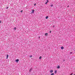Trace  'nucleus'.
Returning <instances> with one entry per match:
<instances>
[{"label": "nucleus", "instance_id": "obj_1", "mask_svg": "<svg viewBox=\"0 0 75 75\" xmlns=\"http://www.w3.org/2000/svg\"><path fill=\"white\" fill-rule=\"evenodd\" d=\"M32 11L31 12V14H34V10H32Z\"/></svg>", "mask_w": 75, "mask_h": 75}, {"label": "nucleus", "instance_id": "obj_2", "mask_svg": "<svg viewBox=\"0 0 75 75\" xmlns=\"http://www.w3.org/2000/svg\"><path fill=\"white\" fill-rule=\"evenodd\" d=\"M16 62H18V61H19V59H17L16 60Z\"/></svg>", "mask_w": 75, "mask_h": 75}, {"label": "nucleus", "instance_id": "obj_3", "mask_svg": "<svg viewBox=\"0 0 75 75\" xmlns=\"http://www.w3.org/2000/svg\"><path fill=\"white\" fill-rule=\"evenodd\" d=\"M61 49H62V50H64V47H61Z\"/></svg>", "mask_w": 75, "mask_h": 75}, {"label": "nucleus", "instance_id": "obj_4", "mask_svg": "<svg viewBox=\"0 0 75 75\" xmlns=\"http://www.w3.org/2000/svg\"><path fill=\"white\" fill-rule=\"evenodd\" d=\"M48 33H45V36H47V35H48Z\"/></svg>", "mask_w": 75, "mask_h": 75}, {"label": "nucleus", "instance_id": "obj_5", "mask_svg": "<svg viewBox=\"0 0 75 75\" xmlns=\"http://www.w3.org/2000/svg\"><path fill=\"white\" fill-rule=\"evenodd\" d=\"M57 68L58 69H59V68H60V66H58L57 67Z\"/></svg>", "mask_w": 75, "mask_h": 75}, {"label": "nucleus", "instance_id": "obj_6", "mask_svg": "<svg viewBox=\"0 0 75 75\" xmlns=\"http://www.w3.org/2000/svg\"><path fill=\"white\" fill-rule=\"evenodd\" d=\"M50 72L51 73H52V72H53V70H50Z\"/></svg>", "mask_w": 75, "mask_h": 75}, {"label": "nucleus", "instance_id": "obj_7", "mask_svg": "<svg viewBox=\"0 0 75 75\" xmlns=\"http://www.w3.org/2000/svg\"><path fill=\"white\" fill-rule=\"evenodd\" d=\"M48 3V0H47V1L45 3V4H47Z\"/></svg>", "mask_w": 75, "mask_h": 75}, {"label": "nucleus", "instance_id": "obj_8", "mask_svg": "<svg viewBox=\"0 0 75 75\" xmlns=\"http://www.w3.org/2000/svg\"><path fill=\"white\" fill-rule=\"evenodd\" d=\"M8 54L7 55V58L6 59H8Z\"/></svg>", "mask_w": 75, "mask_h": 75}, {"label": "nucleus", "instance_id": "obj_9", "mask_svg": "<svg viewBox=\"0 0 75 75\" xmlns=\"http://www.w3.org/2000/svg\"><path fill=\"white\" fill-rule=\"evenodd\" d=\"M46 19H48V16H47V17H46Z\"/></svg>", "mask_w": 75, "mask_h": 75}, {"label": "nucleus", "instance_id": "obj_10", "mask_svg": "<svg viewBox=\"0 0 75 75\" xmlns=\"http://www.w3.org/2000/svg\"><path fill=\"white\" fill-rule=\"evenodd\" d=\"M31 71H32V69H30V71H29V72H31Z\"/></svg>", "mask_w": 75, "mask_h": 75}, {"label": "nucleus", "instance_id": "obj_11", "mask_svg": "<svg viewBox=\"0 0 75 75\" xmlns=\"http://www.w3.org/2000/svg\"><path fill=\"white\" fill-rule=\"evenodd\" d=\"M41 58H42V57L40 56V57H39V59H41Z\"/></svg>", "mask_w": 75, "mask_h": 75}, {"label": "nucleus", "instance_id": "obj_12", "mask_svg": "<svg viewBox=\"0 0 75 75\" xmlns=\"http://www.w3.org/2000/svg\"><path fill=\"white\" fill-rule=\"evenodd\" d=\"M70 54H72V52H70Z\"/></svg>", "mask_w": 75, "mask_h": 75}, {"label": "nucleus", "instance_id": "obj_13", "mask_svg": "<svg viewBox=\"0 0 75 75\" xmlns=\"http://www.w3.org/2000/svg\"><path fill=\"white\" fill-rule=\"evenodd\" d=\"M54 75V73H52V74H51V75Z\"/></svg>", "mask_w": 75, "mask_h": 75}, {"label": "nucleus", "instance_id": "obj_14", "mask_svg": "<svg viewBox=\"0 0 75 75\" xmlns=\"http://www.w3.org/2000/svg\"><path fill=\"white\" fill-rule=\"evenodd\" d=\"M51 7H52L53 6V4L51 5H50Z\"/></svg>", "mask_w": 75, "mask_h": 75}, {"label": "nucleus", "instance_id": "obj_15", "mask_svg": "<svg viewBox=\"0 0 75 75\" xmlns=\"http://www.w3.org/2000/svg\"><path fill=\"white\" fill-rule=\"evenodd\" d=\"M57 70H56L55 71V73H57Z\"/></svg>", "mask_w": 75, "mask_h": 75}, {"label": "nucleus", "instance_id": "obj_16", "mask_svg": "<svg viewBox=\"0 0 75 75\" xmlns=\"http://www.w3.org/2000/svg\"><path fill=\"white\" fill-rule=\"evenodd\" d=\"M36 4H34V6H36Z\"/></svg>", "mask_w": 75, "mask_h": 75}, {"label": "nucleus", "instance_id": "obj_17", "mask_svg": "<svg viewBox=\"0 0 75 75\" xmlns=\"http://www.w3.org/2000/svg\"><path fill=\"white\" fill-rule=\"evenodd\" d=\"M23 10H22V11H21V13H23Z\"/></svg>", "mask_w": 75, "mask_h": 75}, {"label": "nucleus", "instance_id": "obj_18", "mask_svg": "<svg viewBox=\"0 0 75 75\" xmlns=\"http://www.w3.org/2000/svg\"><path fill=\"white\" fill-rule=\"evenodd\" d=\"M55 25H54L53 26V28H54V27H55Z\"/></svg>", "mask_w": 75, "mask_h": 75}, {"label": "nucleus", "instance_id": "obj_19", "mask_svg": "<svg viewBox=\"0 0 75 75\" xmlns=\"http://www.w3.org/2000/svg\"><path fill=\"white\" fill-rule=\"evenodd\" d=\"M16 28L15 27L14 28V30H16Z\"/></svg>", "mask_w": 75, "mask_h": 75}, {"label": "nucleus", "instance_id": "obj_20", "mask_svg": "<svg viewBox=\"0 0 75 75\" xmlns=\"http://www.w3.org/2000/svg\"><path fill=\"white\" fill-rule=\"evenodd\" d=\"M50 33H51V30H50Z\"/></svg>", "mask_w": 75, "mask_h": 75}, {"label": "nucleus", "instance_id": "obj_21", "mask_svg": "<svg viewBox=\"0 0 75 75\" xmlns=\"http://www.w3.org/2000/svg\"><path fill=\"white\" fill-rule=\"evenodd\" d=\"M32 57V55H31L30 56V58H31Z\"/></svg>", "mask_w": 75, "mask_h": 75}, {"label": "nucleus", "instance_id": "obj_22", "mask_svg": "<svg viewBox=\"0 0 75 75\" xmlns=\"http://www.w3.org/2000/svg\"><path fill=\"white\" fill-rule=\"evenodd\" d=\"M1 23V21H0V23Z\"/></svg>", "mask_w": 75, "mask_h": 75}, {"label": "nucleus", "instance_id": "obj_23", "mask_svg": "<svg viewBox=\"0 0 75 75\" xmlns=\"http://www.w3.org/2000/svg\"><path fill=\"white\" fill-rule=\"evenodd\" d=\"M8 8V7H7V8Z\"/></svg>", "mask_w": 75, "mask_h": 75}, {"label": "nucleus", "instance_id": "obj_24", "mask_svg": "<svg viewBox=\"0 0 75 75\" xmlns=\"http://www.w3.org/2000/svg\"><path fill=\"white\" fill-rule=\"evenodd\" d=\"M74 75H75V74H74Z\"/></svg>", "mask_w": 75, "mask_h": 75}, {"label": "nucleus", "instance_id": "obj_25", "mask_svg": "<svg viewBox=\"0 0 75 75\" xmlns=\"http://www.w3.org/2000/svg\"><path fill=\"white\" fill-rule=\"evenodd\" d=\"M67 7H68V6Z\"/></svg>", "mask_w": 75, "mask_h": 75}]
</instances>
